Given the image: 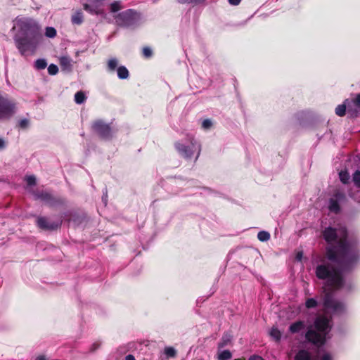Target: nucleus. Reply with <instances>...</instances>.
I'll return each instance as SVG.
<instances>
[{
    "label": "nucleus",
    "mask_w": 360,
    "mask_h": 360,
    "mask_svg": "<svg viewBox=\"0 0 360 360\" xmlns=\"http://www.w3.org/2000/svg\"><path fill=\"white\" fill-rule=\"evenodd\" d=\"M322 237L327 243L325 256L330 262L316 266V276L326 281V285L333 291L344 288L352 290L351 285H346L345 274L352 272L360 261V249L356 240L349 239L345 227L338 229L331 226L324 229Z\"/></svg>",
    "instance_id": "nucleus-1"
},
{
    "label": "nucleus",
    "mask_w": 360,
    "mask_h": 360,
    "mask_svg": "<svg viewBox=\"0 0 360 360\" xmlns=\"http://www.w3.org/2000/svg\"><path fill=\"white\" fill-rule=\"evenodd\" d=\"M18 32L15 34V45L22 56L33 53L42 38L41 28L33 18H24L18 21Z\"/></svg>",
    "instance_id": "nucleus-2"
},
{
    "label": "nucleus",
    "mask_w": 360,
    "mask_h": 360,
    "mask_svg": "<svg viewBox=\"0 0 360 360\" xmlns=\"http://www.w3.org/2000/svg\"><path fill=\"white\" fill-rule=\"evenodd\" d=\"M329 322L330 320L326 316H318L314 321V328L316 330L309 329L305 334L307 340L318 347L323 345L326 341V335L330 329Z\"/></svg>",
    "instance_id": "nucleus-3"
},
{
    "label": "nucleus",
    "mask_w": 360,
    "mask_h": 360,
    "mask_svg": "<svg viewBox=\"0 0 360 360\" xmlns=\"http://www.w3.org/2000/svg\"><path fill=\"white\" fill-rule=\"evenodd\" d=\"M323 297V307L331 314L341 316L346 312L347 307L345 302L333 297L331 292L324 290Z\"/></svg>",
    "instance_id": "nucleus-4"
},
{
    "label": "nucleus",
    "mask_w": 360,
    "mask_h": 360,
    "mask_svg": "<svg viewBox=\"0 0 360 360\" xmlns=\"http://www.w3.org/2000/svg\"><path fill=\"white\" fill-rule=\"evenodd\" d=\"M16 109L15 101L0 91V122L12 117L15 114Z\"/></svg>",
    "instance_id": "nucleus-5"
},
{
    "label": "nucleus",
    "mask_w": 360,
    "mask_h": 360,
    "mask_svg": "<svg viewBox=\"0 0 360 360\" xmlns=\"http://www.w3.org/2000/svg\"><path fill=\"white\" fill-rule=\"evenodd\" d=\"M116 24L120 27H129L137 24L139 20V13L133 9H127L118 13L115 17Z\"/></svg>",
    "instance_id": "nucleus-6"
},
{
    "label": "nucleus",
    "mask_w": 360,
    "mask_h": 360,
    "mask_svg": "<svg viewBox=\"0 0 360 360\" xmlns=\"http://www.w3.org/2000/svg\"><path fill=\"white\" fill-rule=\"evenodd\" d=\"M91 129L102 139L110 140L112 138L113 131L110 125L102 120L94 121Z\"/></svg>",
    "instance_id": "nucleus-7"
},
{
    "label": "nucleus",
    "mask_w": 360,
    "mask_h": 360,
    "mask_svg": "<svg viewBox=\"0 0 360 360\" xmlns=\"http://www.w3.org/2000/svg\"><path fill=\"white\" fill-rule=\"evenodd\" d=\"M34 195L37 199L41 200L51 207L63 206L66 203L65 199L60 197H56L46 191L37 192L34 193Z\"/></svg>",
    "instance_id": "nucleus-8"
},
{
    "label": "nucleus",
    "mask_w": 360,
    "mask_h": 360,
    "mask_svg": "<svg viewBox=\"0 0 360 360\" xmlns=\"http://www.w3.org/2000/svg\"><path fill=\"white\" fill-rule=\"evenodd\" d=\"M62 220L51 221L45 217H39L37 219V226L44 231H55L60 227Z\"/></svg>",
    "instance_id": "nucleus-9"
},
{
    "label": "nucleus",
    "mask_w": 360,
    "mask_h": 360,
    "mask_svg": "<svg viewBox=\"0 0 360 360\" xmlns=\"http://www.w3.org/2000/svg\"><path fill=\"white\" fill-rule=\"evenodd\" d=\"M175 148L185 158H191L193 155V151L190 146H185L179 142H176Z\"/></svg>",
    "instance_id": "nucleus-10"
},
{
    "label": "nucleus",
    "mask_w": 360,
    "mask_h": 360,
    "mask_svg": "<svg viewBox=\"0 0 360 360\" xmlns=\"http://www.w3.org/2000/svg\"><path fill=\"white\" fill-rule=\"evenodd\" d=\"M335 197L336 198L335 199L330 198L328 209L330 212L338 214L340 212V206L338 200L342 198L343 195L340 193H336Z\"/></svg>",
    "instance_id": "nucleus-11"
},
{
    "label": "nucleus",
    "mask_w": 360,
    "mask_h": 360,
    "mask_svg": "<svg viewBox=\"0 0 360 360\" xmlns=\"http://www.w3.org/2000/svg\"><path fill=\"white\" fill-rule=\"evenodd\" d=\"M294 359L295 360H312L310 352L305 349L299 350Z\"/></svg>",
    "instance_id": "nucleus-12"
},
{
    "label": "nucleus",
    "mask_w": 360,
    "mask_h": 360,
    "mask_svg": "<svg viewBox=\"0 0 360 360\" xmlns=\"http://www.w3.org/2000/svg\"><path fill=\"white\" fill-rule=\"evenodd\" d=\"M304 328V323L302 321H296L290 326L289 330L292 333H299Z\"/></svg>",
    "instance_id": "nucleus-13"
},
{
    "label": "nucleus",
    "mask_w": 360,
    "mask_h": 360,
    "mask_svg": "<svg viewBox=\"0 0 360 360\" xmlns=\"http://www.w3.org/2000/svg\"><path fill=\"white\" fill-rule=\"evenodd\" d=\"M117 77L120 79H126L129 76V72L125 66H120L117 68Z\"/></svg>",
    "instance_id": "nucleus-14"
},
{
    "label": "nucleus",
    "mask_w": 360,
    "mask_h": 360,
    "mask_svg": "<svg viewBox=\"0 0 360 360\" xmlns=\"http://www.w3.org/2000/svg\"><path fill=\"white\" fill-rule=\"evenodd\" d=\"M83 13L81 11L75 12L71 18V21L73 24L81 25L83 22Z\"/></svg>",
    "instance_id": "nucleus-15"
},
{
    "label": "nucleus",
    "mask_w": 360,
    "mask_h": 360,
    "mask_svg": "<svg viewBox=\"0 0 360 360\" xmlns=\"http://www.w3.org/2000/svg\"><path fill=\"white\" fill-rule=\"evenodd\" d=\"M117 65H118L117 59H116L115 58H110V60H108V61L107 63L108 71L110 72H113L116 70Z\"/></svg>",
    "instance_id": "nucleus-16"
},
{
    "label": "nucleus",
    "mask_w": 360,
    "mask_h": 360,
    "mask_svg": "<svg viewBox=\"0 0 360 360\" xmlns=\"http://www.w3.org/2000/svg\"><path fill=\"white\" fill-rule=\"evenodd\" d=\"M86 99V96L82 91H77L75 94V101L77 104L83 103Z\"/></svg>",
    "instance_id": "nucleus-17"
},
{
    "label": "nucleus",
    "mask_w": 360,
    "mask_h": 360,
    "mask_svg": "<svg viewBox=\"0 0 360 360\" xmlns=\"http://www.w3.org/2000/svg\"><path fill=\"white\" fill-rule=\"evenodd\" d=\"M269 334L276 342H279L281 340V333L277 328L272 327Z\"/></svg>",
    "instance_id": "nucleus-18"
},
{
    "label": "nucleus",
    "mask_w": 360,
    "mask_h": 360,
    "mask_svg": "<svg viewBox=\"0 0 360 360\" xmlns=\"http://www.w3.org/2000/svg\"><path fill=\"white\" fill-rule=\"evenodd\" d=\"M270 233L265 231H261L257 234V238L262 242L267 241L270 239Z\"/></svg>",
    "instance_id": "nucleus-19"
},
{
    "label": "nucleus",
    "mask_w": 360,
    "mask_h": 360,
    "mask_svg": "<svg viewBox=\"0 0 360 360\" xmlns=\"http://www.w3.org/2000/svg\"><path fill=\"white\" fill-rule=\"evenodd\" d=\"M232 356V354L229 350H224L219 353L218 360H229Z\"/></svg>",
    "instance_id": "nucleus-20"
},
{
    "label": "nucleus",
    "mask_w": 360,
    "mask_h": 360,
    "mask_svg": "<svg viewBox=\"0 0 360 360\" xmlns=\"http://www.w3.org/2000/svg\"><path fill=\"white\" fill-rule=\"evenodd\" d=\"M346 108L347 107L345 103L338 105L335 108V114L340 117L344 116L346 113Z\"/></svg>",
    "instance_id": "nucleus-21"
},
{
    "label": "nucleus",
    "mask_w": 360,
    "mask_h": 360,
    "mask_svg": "<svg viewBox=\"0 0 360 360\" xmlns=\"http://www.w3.org/2000/svg\"><path fill=\"white\" fill-rule=\"evenodd\" d=\"M165 354L168 358H174L176 356V351L172 347H166Z\"/></svg>",
    "instance_id": "nucleus-22"
},
{
    "label": "nucleus",
    "mask_w": 360,
    "mask_h": 360,
    "mask_svg": "<svg viewBox=\"0 0 360 360\" xmlns=\"http://www.w3.org/2000/svg\"><path fill=\"white\" fill-rule=\"evenodd\" d=\"M339 176H340V181L343 184H347L349 182L350 176H349V173L347 171H341L339 173Z\"/></svg>",
    "instance_id": "nucleus-23"
},
{
    "label": "nucleus",
    "mask_w": 360,
    "mask_h": 360,
    "mask_svg": "<svg viewBox=\"0 0 360 360\" xmlns=\"http://www.w3.org/2000/svg\"><path fill=\"white\" fill-rule=\"evenodd\" d=\"M121 8H122L121 4L118 1H113L110 5V12H112V13L117 12L120 10H121Z\"/></svg>",
    "instance_id": "nucleus-24"
},
{
    "label": "nucleus",
    "mask_w": 360,
    "mask_h": 360,
    "mask_svg": "<svg viewBox=\"0 0 360 360\" xmlns=\"http://www.w3.org/2000/svg\"><path fill=\"white\" fill-rule=\"evenodd\" d=\"M34 66L37 70H44L47 66V63L44 59H37Z\"/></svg>",
    "instance_id": "nucleus-25"
},
{
    "label": "nucleus",
    "mask_w": 360,
    "mask_h": 360,
    "mask_svg": "<svg viewBox=\"0 0 360 360\" xmlns=\"http://www.w3.org/2000/svg\"><path fill=\"white\" fill-rule=\"evenodd\" d=\"M318 305L317 301L314 298H309L305 302V306L307 309L315 308Z\"/></svg>",
    "instance_id": "nucleus-26"
},
{
    "label": "nucleus",
    "mask_w": 360,
    "mask_h": 360,
    "mask_svg": "<svg viewBox=\"0 0 360 360\" xmlns=\"http://www.w3.org/2000/svg\"><path fill=\"white\" fill-rule=\"evenodd\" d=\"M56 30L52 27H47L46 28L45 35L47 37L53 38L56 36Z\"/></svg>",
    "instance_id": "nucleus-27"
},
{
    "label": "nucleus",
    "mask_w": 360,
    "mask_h": 360,
    "mask_svg": "<svg viewBox=\"0 0 360 360\" xmlns=\"http://www.w3.org/2000/svg\"><path fill=\"white\" fill-rule=\"evenodd\" d=\"M352 180H353L354 185L356 187L360 188V171L359 170H356L353 174Z\"/></svg>",
    "instance_id": "nucleus-28"
},
{
    "label": "nucleus",
    "mask_w": 360,
    "mask_h": 360,
    "mask_svg": "<svg viewBox=\"0 0 360 360\" xmlns=\"http://www.w3.org/2000/svg\"><path fill=\"white\" fill-rule=\"evenodd\" d=\"M142 55L145 58H150L153 56V51L148 46H144L142 49Z\"/></svg>",
    "instance_id": "nucleus-29"
},
{
    "label": "nucleus",
    "mask_w": 360,
    "mask_h": 360,
    "mask_svg": "<svg viewBox=\"0 0 360 360\" xmlns=\"http://www.w3.org/2000/svg\"><path fill=\"white\" fill-rule=\"evenodd\" d=\"M230 341H231V340H230L229 337H228L226 335H224L222 337L221 342H219V345H218L219 348L224 347L230 342Z\"/></svg>",
    "instance_id": "nucleus-30"
},
{
    "label": "nucleus",
    "mask_w": 360,
    "mask_h": 360,
    "mask_svg": "<svg viewBox=\"0 0 360 360\" xmlns=\"http://www.w3.org/2000/svg\"><path fill=\"white\" fill-rule=\"evenodd\" d=\"M83 7H84V9L89 12V13L91 14H94L96 13V8L95 6L92 5L91 4H84L83 5Z\"/></svg>",
    "instance_id": "nucleus-31"
},
{
    "label": "nucleus",
    "mask_w": 360,
    "mask_h": 360,
    "mask_svg": "<svg viewBox=\"0 0 360 360\" xmlns=\"http://www.w3.org/2000/svg\"><path fill=\"white\" fill-rule=\"evenodd\" d=\"M60 64L63 67H69L71 65L70 59L68 57L63 56L60 58Z\"/></svg>",
    "instance_id": "nucleus-32"
},
{
    "label": "nucleus",
    "mask_w": 360,
    "mask_h": 360,
    "mask_svg": "<svg viewBox=\"0 0 360 360\" xmlns=\"http://www.w3.org/2000/svg\"><path fill=\"white\" fill-rule=\"evenodd\" d=\"M58 68L56 65L51 64L48 67V72L49 75H55L58 73Z\"/></svg>",
    "instance_id": "nucleus-33"
},
{
    "label": "nucleus",
    "mask_w": 360,
    "mask_h": 360,
    "mask_svg": "<svg viewBox=\"0 0 360 360\" xmlns=\"http://www.w3.org/2000/svg\"><path fill=\"white\" fill-rule=\"evenodd\" d=\"M212 126V122L210 120L206 119L202 122V127L205 129H210Z\"/></svg>",
    "instance_id": "nucleus-34"
},
{
    "label": "nucleus",
    "mask_w": 360,
    "mask_h": 360,
    "mask_svg": "<svg viewBox=\"0 0 360 360\" xmlns=\"http://www.w3.org/2000/svg\"><path fill=\"white\" fill-rule=\"evenodd\" d=\"M26 182L28 186H34L36 184V178L34 176H28L26 177Z\"/></svg>",
    "instance_id": "nucleus-35"
},
{
    "label": "nucleus",
    "mask_w": 360,
    "mask_h": 360,
    "mask_svg": "<svg viewBox=\"0 0 360 360\" xmlns=\"http://www.w3.org/2000/svg\"><path fill=\"white\" fill-rule=\"evenodd\" d=\"M29 125V120L27 119H22L19 122V127L22 129H26Z\"/></svg>",
    "instance_id": "nucleus-36"
},
{
    "label": "nucleus",
    "mask_w": 360,
    "mask_h": 360,
    "mask_svg": "<svg viewBox=\"0 0 360 360\" xmlns=\"http://www.w3.org/2000/svg\"><path fill=\"white\" fill-rule=\"evenodd\" d=\"M104 1L105 0H87L90 4L95 6V7H98L101 5Z\"/></svg>",
    "instance_id": "nucleus-37"
},
{
    "label": "nucleus",
    "mask_w": 360,
    "mask_h": 360,
    "mask_svg": "<svg viewBox=\"0 0 360 360\" xmlns=\"http://www.w3.org/2000/svg\"><path fill=\"white\" fill-rule=\"evenodd\" d=\"M101 346V343L96 342H94L90 349L91 352H95L96 349H98Z\"/></svg>",
    "instance_id": "nucleus-38"
},
{
    "label": "nucleus",
    "mask_w": 360,
    "mask_h": 360,
    "mask_svg": "<svg viewBox=\"0 0 360 360\" xmlns=\"http://www.w3.org/2000/svg\"><path fill=\"white\" fill-rule=\"evenodd\" d=\"M353 102L355 105L360 108V93L356 95V96L354 99Z\"/></svg>",
    "instance_id": "nucleus-39"
},
{
    "label": "nucleus",
    "mask_w": 360,
    "mask_h": 360,
    "mask_svg": "<svg viewBox=\"0 0 360 360\" xmlns=\"http://www.w3.org/2000/svg\"><path fill=\"white\" fill-rule=\"evenodd\" d=\"M320 360H332V356L330 354L326 353L321 356Z\"/></svg>",
    "instance_id": "nucleus-40"
},
{
    "label": "nucleus",
    "mask_w": 360,
    "mask_h": 360,
    "mask_svg": "<svg viewBox=\"0 0 360 360\" xmlns=\"http://www.w3.org/2000/svg\"><path fill=\"white\" fill-rule=\"evenodd\" d=\"M229 3L233 6H238L240 4L241 0H228Z\"/></svg>",
    "instance_id": "nucleus-41"
},
{
    "label": "nucleus",
    "mask_w": 360,
    "mask_h": 360,
    "mask_svg": "<svg viewBox=\"0 0 360 360\" xmlns=\"http://www.w3.org/2000/svg\"><path fill=\"white\" fill-rule=\"evenodd\" d=\"M249 360H264V359L259 355H252L249 358Z\"/></svg>",
    "instance_id": "nucleus-42"
},
{
    "label": "nucleus",
    "mask_w": 360,
    "mask_h": 360,
    "mask_svg": "<svg viewBox=\"0 0 360 360\" xmlns=\"http://www.w3.org/2000/svg\"><path fill=\"white\" fill-rule=\"evenodd\" d=\"M5 147H6L5 141L2 138H0V150L4 149Z\"/></svg>",
    "instance_id": "nucleus-43"
},
{
    "label": "nucleus",
    "mask_w": 360,
    "mask_h": 360,
    "mask_svg": "<svg viewBox=\"0 0 360 360\" xmlns=\"http://www.w3.org/2000/svg\"><path fill=\"white\" fill-rule=\"evenodd\" d=\"M125 360H136V359L132 354H128L126 356Z\"/></svg>",
    "instance_id": "nucleus-44"
},
{
    "label": "nucleus",
    "mask_w": 360,
    "mask_h": 360,
    "mask_svg": "<svg viewBox=\"0 0 360 360\" xmlns=\"http://www.w3.org/2000/svg\"><path fill=\"white\" fill-rule=\"evenodd\" d=\"M302 252H298V253L297 254V255H296V259H297V260H300H300L302 259Z\"/></svg>",
    "instance_id": "nucleus-45"
},
{
    "label": "nucleus",
    "mask_w": 360,
    "mask_h": 360,
    "mask_svg": "<svg viewBox=\"0 0 360 360\" xmlns=\"http://www.w3.org/2000/svg\"><path fill=\"white\" fill-rule=\"evenodd\" d=\"M36 360H46V356L44 355L39 356Z\"/></svg>",
    "instance_id": "nucleus-46"
},
{
    "label": "nucleus",
    "mask_w": 360,
    "mask_h": 360,
    "mask_svg": "<svg viewBox=\"0 0 360 360\" xmlns=\"http://www.w3.org/2000/svg\"><path fill=\"white\" fill-rule=\"evenodd\" d=\"M199 155H200V151L198 153V155H197L196 159L199 157Z\"/></svg>",
    "instance_id": "nucleus-47"
}]
</instances>
